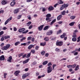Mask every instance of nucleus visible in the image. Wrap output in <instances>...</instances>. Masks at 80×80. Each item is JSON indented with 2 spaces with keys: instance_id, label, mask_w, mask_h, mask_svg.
<instances>
[{
  "instance_id": "24",
  "label": "nucleus",
  "mask_w": 80,
  "mask_h": 80,
  "mask_svg": "<svg viewBox=\"0 0 80 80\" xmlns=\"http://www.w3.org/2000/svg\"><path fill=\"white\" fill-rule=\"evenodd\" d=\"M20 43V42L19 41H18L15 43L14 45L15 46H17L18 45H19Z\"/></svg>"
},
{
  "instance_id": "1",
  "label": "nucleus",
  "mask_w": 80,
  "mask_h": 80,
  "mask_svg": "<svg viewBox=\"0 0 80 80\" xmlns=\"http://www.w3.org/2000/svg\"><path fill=\"white\" fill-rule=\"evenodd\" d=\"M10 44H8L3 47H2L1 49L2 50H8V48H10Z\"/></svg>"
},
{
  "instance_id": "63",
  "label": "nucleus",
  "mask_w": 80,
  "mask_h": 80,
  "mask_svg": "<svg viewBox=\"0 0 80 80\" xmlns=\"http://www.w3.org/2000/svg\"><path fill=\"white\" fill-rule=\"evenodd\" d=\"M14 31L16 32L17 30V28H13Z\"/></svg>"
},
{
  "instance_id": "57",
  "label": "nucleus",
  "mask_w": 80,
  "mask_h": 80,
  "mask_svg": "<svg viewBox=\"0 0 80 80\" xmlns=\"http://www.w3.org/2000/svg\"><path fill=\"white\" fill-rule=\"evenodd\" d=\"M67 58H63L61 60V61H63V60H66Z\"/></svg>"
},
{
  "instance_id": "45",
  "label": "nucleus",
  "mask_w": 80,
  "mask_h": 80,
  "mask_svg": "<svg viewBox=\"0 0 80 80\" xmlns=\"http://www.w3.org/2000/svg\"><path fill=\"white\" fill-rule=\"evenodd\" d=\"M59 4H63V2L62 1V0H60L59 2Z\"/></svg>"
},
{
  "instance_id": "52",
  "label": "nucleus",
  "mask_w": 80,
  "mask_h": 80,
  "mask_svg": "<svg viewBox=\"0 0 80 80\" xmlns=\"http://www.w3.org/2000/svg\"><path fill=\"white\" fill-rule=\"evenodd\" d=\"M22 17V15H20L18 16V17H17V19H20V18Z\"/></svg>"
},
{
  "instance_id": "33",
  "label": "nucleus",
  "mask_w": 80,
  "mask_h": 80,
  "mask_svg": "<svg viewBox=\"0 0 80 80\" xmlns=\"http://www.w3.org/2000/svg\"><path fill=\"white\" fill-rule=\"evenodd\" d=\"M79 66L78 65H77V66L76 67V68L75 69V70L77 71V70H78L79 68Z\"/></svg>"
},
{
  "instance_id": "7",
  "label": "nucleus",
  "mask_w": 80,
  "mask_h": 80,
  "mask_svg": "<svg viewBox=\"0 0 80 80\" xmlns=\"http://www.w3.org/2000/svg\"><path fill=\"white\" fill-rule=\"evenodd\" d=\"M53 33V31L51 30L48 31L46 33L47 35H50Z\"/></svg>"
},
{
  "instance_id": "31",
  "label": "nucleus",
  "mask_w": 80,
  "mask_h": 80,
  "mask_svg": "<svg viewBox=\"0 0 80 80\" xmlns=\"http://www.w3.org/2000/svg\"><path fill=\"white\" fill-rule=\"evenodd\" d=\"M48 61H45L43 62L42 64L43 65H47L48 63Z\"/></svg>"
},
{
  "instance_id": "40",
  "label": "nucleus",
  "mask_w": 80,
  "mask_h": 80,
  "mask_svg": "<svg viewBox=\"0 0 80 80\" xmlns=\"http://www.w3.org/2000/svg\"><path fill=\"white\" fill-rule=\"evenodd\" d=\"M44 40H45V41H48V40H49V39H48V38L47 37H46L44 39Z\"/></svg>"
},
{
  "instance_id": "32",
  "label": "nucleus",
  "mask_w": 80,
  "mask_h": 80,
  "mask_svg": "<svg viewBox=\"0 0 80 80\" xmlns=\"http://www.w3.org/2000/svg\"><path fill=\"white\" fill-rule=\"evenodd\" d=\"M72 40L73 42H76V41H77V38H73L72 39Z\"/></svg>"
},
{
  "instance_id": "48",
  "label": "nucleus",
  "mask_w": 80,
  "mask_h": 80,
  "mask_svg": "<svg viewBox=\"0 0 80 80\" xmlns=\"http://www.w3.org/2000/svg\"><path fill=\"white\" fill-rule=\"evenodd\" d=\"M52 65V63H51V62H50L48 64V67H50V66L51 65Z\"/></svg>"
},
{
  "instance_id": "41",
  "label": "nucleus",
  "mask_w": 80,
  "mask_h": 80,
  "mask_svg": "<svg viewBox=\"0 0 80 80\" xmlns=\"http://www.w3.org/2000/svg\"><path fill=\"white\" fill-rule=\"evenodd\" d=\"M45 52L44 51H42L41 52V54L42 55H44V54H45Z\"/></svg>"
},
{
  "instance_id": "51",
  "label": "nucleus",
  "mask_w": 80,
  "mask_h": 80,
  "mask_svg": "<svg viewBox=\"0 0 80 80\" xmlns=\"http://www.w3.org/2000/svg\"><path fill=\"white\" fill-rule=\"evenodd\" d=\"M3 31H2L0 32V36H1L2 35H3Z\"/></svg>"
},
{
  "instance_id": "64",
  "label": "nucleus",
  "mask_w": 80,
  "mask_h": 80,
  "mask_svg": "<svg viewBox=\"0 0 80 80\" xmlns=\"http://www.w3.org/2000/svg\"><path fill=\"white\" fill-rule=\"evenodd\" d=\"M4 40V37H2L1 39V41H3Z\"/></svg>"
},
{
  "instance_id": "54",
  "label": "nucleus",
  "mask_w": 80,
  "mask_h": 80,
  "mask_svg": "<svg viewBox=\"0 0 80 80\" xmlns=\"http://www.w3.org/2000/svg\"><path fill=\"white\" fill-rule=\"evenodd\" d=\"M32 39V37H29L28 38V40H30Z\"/></svg>"
},
{
  "instance_id": "4",
  "label": "nucleus",
  "mask_w": 80,
  "mask_h": 80,
  "mask_svg": "<svg viewBox=\"0 0 80 80\" xmlns=\"http://www.w3.org/2000/svg\"><path fill=\"white\" fill-rule=\"evenodd\" d=\"M12 20V16H11L9 18H8L5 22L4 23V25H7L10 20Z\"/></svg>"
},
{
  "instance_id": "59",
  "label": "nucleus",
  "mask_w": 80,
  "mask_h": 80,
  "mask_svg": "<svg viewBox=\"0 0 80 80\" xmlns=\"http://www.w3.org/2000/svg\"><path fill=\"white\" fill-rule=\"evenodd\" d=\"M76 66V64H74L73 65H72V67L73 68H75V67Z\"/></svg>"
},
{
  "instance_id": "39",
  "label": "nucleus",
  "mask_w": 80,
  "mask_h": 80,
  "mask_svg": "<svg viewBox=\"0 0 80 80\" xmlns=\"http://www.w3.org/2000/svg\"><path fill=\"white\" fill-rule=\"evenodd\" d=\"M26 39V38L25 37H23L22 38V39H20L21 42H22V41H23V40H25Z\"/></svg>"
},
{
  "instance_id": "30",
  "label": "nucleus",
  "mask_w": 80,
  "mask_h": 80,
  "mask_svg": "<svg viewBox=\"0 0 80 80\" xmlns=\"http://www.w3.org/2000/svg\"><path fill=\"white\" fill-rule=\"evenodd\" d=\"M30 53H32L34 54L35 53V50L34 49H32L31 50V52Z\"/></svg>"
},
{
  "instance_id": "56",
  "label": "nucleus",
  "mask_w": 80,
  "mask_h": 80,
  "mask_svg": "<svg viewBox=\"0 0 80 80\" xmlns=\"http://www.w3.org/2000/svg\"><path fill=\"white\" fill-rule=\"evenodd\" d=\"M37 64V62H34L32 63V65H36Z\"/></svg>"
},
{
  "instance_id": "6",
  "label": "nucleus",
  "mask_w": 80,
  "mask_h": 80,
  "mask_svg": "<svg viewBox=\"0 0 80 80\" xmlns=\"http://www.w3.org/2000/svg\"><path fill=\"white\" fill-rule=\"evenodd\" d=\"M29 74L28 73H25L23 74L22 77V79H25V78L27 77H28V76H29Z\"/></svg>"
},
{
  "instance_id": "8",
  "label": "nucleus",
  "mask_w": 80,
  "mask_h": 80,
  "mask_svg": "<svg viewBox=\"0 0 80 80\" xmlns=\"http://www.w3.org/2000/svg\"><path fill=\"white\" fill-rule=\"evenodd\" d=\"M12 57L10 56L9 58H8L7 61L8 62H12Z\"/></svg>"
},
{
  "instance_id": "26",
  "label": "nucleus",
  "mask_w": 80,
  "mask_h": 80,
  "mask_svg": "<svg viewBox=\"0 0 80 80\" xmlns=\"http://www.w3.org/2000/svg\"><path fill=\"white\" fill-rule=\"evenodd\" d=\"M75 23V22H72L69 23V25H70V26H73V25Z\"/></svg>"
},
{
  "instance_id": "18",
  "label": "nucleus",
  "mask_w": 80,
  "mask_h": 80,
  "mask_svg": "<svg viewBox=\"0 0 80 80\" xmlns=\"http://www.w3.org/2000/svg\"><path fill=\"white\" fill-rule=\"evenodd\" d=\"M34 46H35V45H30L28 47V49H29V50H30V49H31V48H32V47H34Z\"/></svg>"
},
{
  "instance_id": "10",
  "label": "nucleus",
  "mask_w": 80,
  "mask_h": 80,
  "mask_svg": "<svg viewBox=\"0 0 80 80\" xmlns=\"http://www.w3.org/2000/svg\"><path fill=\"white\" fill-rule=\"evenodd\" d=\"M25 29L24 28H22L21 29H19L18 31L19 33H21V32H24V31H25Z\"/></svg>"
},
{
  "instance_id": "11",
  "label": "nucleus",
  "mask_w": 80,
  "mask_h": 80,
  "mask_svg": "<svg viewBox=\"0 0 80 80\" xmlns=\"http://www.w3.org/2000/svg\"><path fill=\"white\" fill-rule=\"evenodd\" d=\"M1 3L2 5H6V4H7V1L5 0H3L1 2Z\"/></svg>"
},
{
  "instance_id": "16",
  "label": "nucleus",
  "mask_w": 80,
  "mask_h": 80,
  "mask_svg": "<svg viewBox=\"0 0 80 80\" xmlns=\"http://www.w3.org/2000/svg\"><path fill=\"white\" fill-rule=\"evenodd\" d=\"M19 12V9H16L14 11V14H16V13H18Z\"/></svg>"
},
{
  "instance_id": "37",
  "label": "nucleus",
  "mask_w": 80,
  "mask_h": 80,
  "mask_svg": "<svg viewBox=\"0 0 80 80\" xmlns=\"http://www.w3.org/2000/svg\"><path fill=\"white\" fill-rule=\"evenodd\" d=\"M47 10V9L45 8H42V11L43 12H45Z\"/></svg>"
},
{
  "instance_id": "20",
  "label": "nucleus",
  "mask_w": 80,
  "mask_h": 80,
  "mask_svg": "<svg viewBox=\"0 0 80 80\" xmlns=\"http://www.w3.org/2000/svg\"><path fill=\"white\" fill-rule=\"evenodd\" d=\"M50 28V26H46L43 29L44 30H48Z\"/></svg>"
},
{
  "instance_id": "61",
  "label": "nucleus",
  "mask_w": 80,
  "mask_h": 80,
  "mask_svg": "<svg viewBox=\"0 0 80 80\" xmlns=\"http://www.w3.org/2000/svg\"><path fill=\"white\" fill-rule=\"evenodd\" d=\"M27 56V54H25L22 56V58H25V57H26Z\"/></svg>"
},
{
  "instance_id": "23",
  "label": "nucleus",
  "mask_w": 80,
  "mask_h": 80,
  "mask_svg": "<svg viewBox=\"0 0 80 80\" xmlns=\"http://www.w3.org/2000/svg\"><path fill=\"white\" fill-rule=\"evenodd\" d=\"M61 13L62 15H65V13H66V11L64 10L63 11L61 12Z\"/></svg>"
},
{
  "instance_id": "5",
  "label": "nucleus",
  "mask_w": 80,
  "mask_h": 80,
  "mask_svg": "<svg viewBox=\"0 0 80 80\" xmlns=\"http://www.w3.org/2000/svg\"><path fill=\"white\" fill-rule=\"evenodd\" d=\"M63 44V42L62 41H59L56 42V45L57 46H59L60 47L62 46Z\"/></svg>"
},
{
  "instance_id": "38",
  "label": "nucleus",
  "mask_w": 80,
  "mask_h": 80,
  "mask_svg": "<svg viewBox=\"0 0 80 80\" xmlns=\"http://www.w3.org/2000/svg\"><path fill=\"white\" fill-rule=\"evenodd\" d=\"M64 8L63 5H62L61 6L60 9L61 10H63Z\"/></svg>"
},
{
  "instance_id": "9",
  "label": "nucleus",
  "mask_w": 80,
  "mask_h": 80,
  "mask_svg": "<svg viewBox=\"0 0 80 80\" xmlns=\"http://www.w3.org/2000/svg\"><path fill=\"white\" fill-rule=\"evenodd\" d=\"M44 26V25H41L40 27H38V29L39 30V31H41V30H42V29H43V27Z\"/></svg>"
},
{
  "instance_id": "35",
  "label": "nucleus",
  "mask_w": 80,
  "mask_h": 80,
  "mask_svg": "<svg viewBox=\"0 0 80 80\" xmlns=\"http://www.w3.org/2000/svg\"><path fill=\"white\" fill-rule=\"evenodd\" d=\"M40 48V47L38 46H36L35 48L36 50H38V49H39V48Z\"/></svg>"
},
{
  "instance_id": "46",
  "label": "nucleus",
  "mask_w": 80,
  "mask_h": 80,
  "mask_svg": "<svg viewBox=\"0 0 80 80\" xmlns=\"http://www.w3.org/2000/svg\"><path fill=\"white\" fill-rule=\"evenodd\" d=\"M67 67H68V68H72V65H68L67 66Z\"/></svg>"
},
{
  "instance_id": "55",
  "label": "nucleus",
  "mask_w": 80,
  "mask_h": 80,
  "mask_svg": "<svg viewBox=\"0 0 80 80\" xmlns=\"http://www.w3.org/2000/svg\"><path fill=\"white\" fill-rule=\"evenodd\" d=\"M48 53H46L45 54V57H48Z\"/></svg>"
},
{
  "instance_id": "58",
  "label": "nucleus",
  "mask_w": 80,
  "mask_h": 80,
  "mask_svg": "<svg viewBox=\"0 0 80 80\" xmlns=\"http://www.w3.org/2000/svg\"><path fill=\"white\" fill-rule=\"evenodd\" d=\"M56 66V64H53L52 66V67H53V70H54V68H55V67Z\"/></svg>"
},
{
  "instance_id": "36",
  "label": "nucleus",
  "mask_w": 80,
  "mask_h": 80,
  "mask_svg": "<svg viewBox=\"0 0 80 80\" xmlns=\"http://www.w3.org/2000/svg\"><path fill=\"white\" fill-rule=\"evenodd\" d=\"M28 30H27L26 31H24L23 32H22V33L25 34V33H28Z\"/></svg>"
},
{
  "instance_id": "29",
  "label": "nucleus",
  "mask_w": 80,
  "mask_h": 80,
  "mask_svg": "<svg viewBox=\"0 0 80 80\" xmlns=\"http://www.w3.org/2000/svg\"><path fill=\"white\" fill-rule=\"evenodd\" d=\"M64 8H67L68 6V4H64L63 5Z\"/></svg>"
},
{
  "instance_id": "50",
  "label": "nucleus",
  "mask_w": 80,
  "mask_h": 80,
  "mask_svg": "<svg viewBox=\"0 0 80 80\" xmlns=\"http://www.w3.org/2000/svg\"><path fill=\"white\" fill-rule=\"evenodd\" d=\"M60 50L58 48H56L55 49V51L56 52H59V51H60Z\"/></svg>"
},
{
  "instance_id": "3",
  "label": "nucleus",
  "mask_w": 80,
  "mask_h": 80,
  "mask_svg": "<svg viewBox=\"0 0 80 80\" xmlns=\"http://www.w3.org/2000/svg\"><path fill=\"white\" fill-rule=\"evenodd\" d=\"M52 71V68H51V66H49L47 68L48 73H50Z\"/></svg>"
},
{
  "instance_id": "28",
  "label": "nucleus",
  "mask_w": 80,
  "mask_h": 80,
  "mask_svg": "<svg viewBox=\"0 0 80 80\" xmlns=\"http://www.w3.org/2000/svg\"><path fill=\"white\" fill-rule=\"evenodd\" d=\"M4 38L5 39H7V38H10V36H4Z\"/></svg>"
},
{
  "instance_id": "47",
  "label": "nucleus",
  "mask_w": 80,
  "mask_h": 80,
  "mask_svg": "<svg viewBox=\"0 0 80 80\" xmlns=\"http://www.w3.org/2000/svg\"><path fill=\"white\" fill-rule=\"evenodd\" d=\"M23 54H24V53H22L20 54L19 55V57H22V56H23Z\"/></svg>"
},
{
  "instance_id": "21",
  "label": "nucleus",
  "mask_w": 80,
  "mask_h": 80,
  "mask_svg": "<svg viewBox=\"0 0 80 80\" xmlns=\"http://www.w3.org/2000/svg\"><path fill=\"white\" fill-rule=\"evenodd\" d=\"M29 60H30L29 58H28L26 59L25 61H24L23 62V63L25 64V63H27L29 61Z\"/></svg>"
},
{
  "instance_id": "62",
  "label": "nucleus",
  "mask_w": 80,
  "mask_h": 80,
  "mask_svg": "<svg viewBox=\"0 0 80 80\" xmlns=\"http://www.w3.org/2000/svg\"><path fill=\"white\" fill-rule=\"evenodd\" d=\"M4 45V43H2L1 44L0 46L1 47H3Z\"/></svg>"
},
{
  "instance_id": "13",
  "label": "nucleus",
  "mask_w": 80,
  "mask_h": 80,
  "mask_svg": "<svg viewBox=\"0 0 80 80\" xmlns=\"http://www.w3.org/2000/svg\"><path fill=\"white\" fill-rule=\"evenodd\" d=\"M20 73V71H16L14 72V75H15V76H17L18 75V73Z\"/></svg>"
},
{
  "instance_id": "19",
  "label": "nucleus",
  "mask_w": 80,
  "mask_h": 80,
  "mask_svg": "<svg viewBox=\"0 0 80 80\" xmlns=\"http://www.w3.org/2000/svg\"><path fill=\"white\" fill-rule=\"evenodd\" d=\"M15 2L12 1L11 3V5L12 7H13L15 5Z\"/></svg>"
},
{
  "instance_id": "27",
  "label": "nucleus",
  "mask_w": 80,
  "mask_h": 80,
  "mask_svg": "<svg viewBox=\"0 0 80 80\" xmlns=\"http://www.w3.org/2000/svg\"><path fill=\"white\" fill-rule=\"evenodd\" d=\"M30 55H31V52L28 53V55H27V56H26V58H29V57H30Z\"/></svg>"
},
{
  "instance_id": "22",
  "label": "nucleus",
  "mask_w": 80,
  "mask_h": 80,
  "mask_svg": "<svg viewBox=\"0 0 80 80\" xmlns=\"http://www.w3.org/2000/svg\"><path fill=\"white\" fill-rule=\"evenodd\" d=\"M56 22V19H55L51 22L50 25H53V24L54 22Z\"/></svg>"
},
{
  "instance_id": "49",
  "label": "nucleus",
  "mask_w": 80,
  "mask_h": 80,
  "mask_svg": "<svg viewBox=\"0 0 80 80\" xmlns=\"http://www.w3.org/2000/svg\"><path fill=\"white\" fill-rule=\"evenodd\" d=\"M31 43V42L30 41H29L28 42L26 43L27 45H30Z\"/></svg>"
},
{
  "instance_id": "53",
  "label": "nucleus",
  "mask_w": 80,
  "mask_h": 80,
  "mask_svg": "<svg viewBox=\"0 0 80 80\" xmlns=\"http://www.w3.org/2000/svg\"><path fill=\"white\" fill-rule=\"evenodd\" d=\"M78 40L77 41V42H79L80 41V37H78L77 38Z\"/></svg>"
},
{
  "instance_id": "44",
  "label": "nucleus",
  "mask_w": 80,
  "mask_h": 80,
  "mask_svg": "<svg viewBox=\"0 0 80 80\" xmlns=\"http://www.w3.org/2000/svg\"><path fill=\"white\" fill-rule=\"evenodd\" d=\"M62 33V30H59V31L57 32V34H60V33Z\"/></svg>"
},
{
  "instance_id": "14",
  "label": "nucleus",
  "mask_w": 80,
  "mask_h": 80,
  "mask_svg": "<svg viewBox=\"0 0 80 80\" xmlns=\"http://www.w3.org/2000/svg\"><path fill=\"white\" fill-rule=\"evenodd\" d=\"M62 17V14L59 15L57 18L58 20H60Z\"/></svg>"
},
{
  "instance_id": "42",
  "label": "nucleus",
  "mask_w": 80,
  "mask_h": 80,
  "mask_svg": "<svg viewBox=\"0 0 80 80\" xmlns=\"http://www.w3.org/2000/svg\"><path fill=\"white\" fill-rule=\"evenodd\" d=\"M26 45L27 43H22L21 44V46H22V45H23L24 46H26Z\"/></svg>"
},
{
  "instance_id": "34",
  "label": "nucleus",
  "mask_w": 80,
  "mask_h": 80,
  "mask_svg": "<svg viewBox=\"0 0 80 80\" xmlns=\"http://www.w3.org/2000/svg\"><path fill=\"white\" fill-rule=\"evenodd\" d=\"M31 23H32V22L30 21L29 22H28L27 24V26L28 27H29V26H30V25L31 24Z\"/></svg>"
},
{
  "instance_id": "12",
  "label": "nucleus",
  "mask_w": 80,
  "mask_h": 80,
  "mask_svg": "<svg viewBox=\"0 0 80 80\" xmlns=\"http://www.w3.org/2000/svg\"><path fill=\"white\" fill-rule=\"evenodd\" d=\"M54 8H53V7L51 6L48 8V10L49 11H52V10H53Z\"/></svg>"
},
{
  "instance_id": "17",
  "label": "nucleus",
  "mask_w": 80,
  "mask_h": 80,
  "mask_svg": "<svg viewBox=\"0 0 80 80\" xmlns=\"http://www.w3.org/2000/svg\"><path fill=\"white\" fill-rule=\"evenodd\" d=\"M45 45H46V42H42L40 43V45L41 46H42V47H44Z\"/></svg>"
},
{
  "instance_id": "15",
  "label": "nucleus",
  "mask_w": 80,
  "mask_h": 80,
  "mask_svg": "<svg viewBox=\"0 0 80 80\" xmlns=\"http://www.w3.org/2000/svg\"><path fill=\"white\" fill-rule=\"evenodd\" d=\"M5 60V57L3 55H2L0 57V60Z\"/></svg>"
},
{
  "instance_id": "60",
  "label": "nucleus",
  "mask_w": 80,
  "mask_h": 80,
  "mask_svg": "<svg viewBox=\"0 0 80 80\" xmlns=\"http://www.w3.org/2000/svg\"><path fill=\"white\" fill-rule=\"evenodd\" d=\"M33 27V26L32 25H30L29 27V29H31Z\"/></svg>"
},
{
  "instance_id": "25",
  "label": "nucleus",
  "mask_w": 80,
  "mask_h": 80,
  "mask_svg": "<svg viewBox=\"0 0 80 80\" xmlns=\"http://www.w3.org/2000/svg\"><path fill=\"white\" fill-rule=\"evenodd\" d=\"M65 35H66V34L63 33V35L61 36V38H63L65 37Z\"/></svg>"
},
{
  "instance_id": "2",
  "label": "nucleus",
  "mask_w": 80,
  "mask_h": 80,
  "mask_svg": "<svg viewBox=\"0 0 80 80\" xmlns=\"http://www.w3.org/2000/svg\"><path fill=\"white\" fill-rule=\"evenodd\" d=\"M46 17L47 18H46V20L48 21V20H49V22H50L51 20H50V17H51V14H48L46 15Z\"/></svg>"
},
{
  "instance_id": "43",
  "label": "nucleus",
  "mask_w": 80,
  "mask_h": 80,
  "mask_svg": "<svg viewBox=\"0 0 80 80\" xmlns=\"http://www.w3.org/2000/svg\"><path fill=\"white\" fill-rule=\"evenodd\" d=\"M75 16H71L70 18L71 19H75Z\"/></svg>"
}]
</instances>
